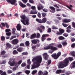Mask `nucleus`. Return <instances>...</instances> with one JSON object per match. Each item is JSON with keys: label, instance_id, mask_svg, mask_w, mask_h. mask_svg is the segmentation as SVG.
I'll return each mask as SVG.
<instances>
[{"label": "nucleus", "instance_id": "obj_1", "mask_svg": "<svg viewBox=\"0 0 75 75\" xmlns=\"http://www.w3.org/2000/svg\"><path fill=\"white\" fill-rule=\"evenodd\" d=\"M33 62V64L32 65V69L38 68L40 66V64L42 62V57L41 56H37L32 59Z\"/></svg>", "mask_w": 75, "mask_h": 75}, {"label": "nucleus", "instance_id": "obj_2", "mask_svg": "<svg viewBox=\"0 0 75 75\" xmlns=\"http://www.w3.org/2000/svg\"><path fill=\"white\" fill-rule=\"evenodd\" d=\"M44 49L45 50H50V49L51 50H49L48 52V53L49 54H52L55 51H57V50H58L57 47L52 45H50L45 47H44Z\"/></svg>", "mask_w": 75, "mask_h": 75}, {"label": "nucleus", "instance_id": "obj_3", "mask_svg": "<svg viewBox=\"0 0 75 75\" xmlns=\"http://www.w3.org/2000/svg\"><path fill=\"white\" fill-rule=\"evenodd\" d=\"M61 55V52H58L57 54L54 53L53 54L51 55V57L53 58L54 59H57Z\"/></svg>", "mask_w": 75, "mask_h": 75}, {"label": "nucleus", "instance_id": "obj_4", "mask_svg": "<svg viewBox=\"0 0 75 75\" xmlns=\"http://www.w3.org/2000/svg\"><path fill=\"white\" fill-rule=\"evenodd\" d=\"M21 21L22 23L25 25H28L30 24L29 23V19H22L21 20Z\"/></svg>", "mask_w": 75, "mask_h": 75}, {"label": "nucleus", "instance_id": "obj_5", "mask_svg": "<svg viewBox=\"0 0 75 75\" xmlns=\"http://www.w3.org/2000/svg\"><path fill=\"white\" fill-rule=\"evenodd\" d=\"M36 20L39 23H45L47 21V19H42V20L40 19H36Z\"/></svg>", "mask_w": 75, "mask_h": 75}, {"label": "nucleus", "instance_id": "obj_6", "mask_svg": "<svg viewBox=\"0 0 75 75\" xmlns=\"http://www.w3.org/2000/svg\"><path fill=\"white\" fill-rule=\"evenodd\" d=\"M8 3H10L11 4H16L17 5V1L16 0H7Z\"/></svg>", "mask_w": 75, "mask_h": 75}, {"label": "nucleus", "instance_id": "obj_7", "mask_svg": "<svg viewBox=\"0 0 75 75\" xmlns=\"http://www.w3.org/2000/svg\"><path fill=\"white\" fill-rule=\"evenodd\" d=\"M11 43L13 45H16L18 43V40L17 39H15L11 41Z\"/></svg>", "mask_w": 75, "mask_h": 75}, {"label": "nucleus", "instance_id": "obj_8", "mask_svg": "<svg viewBox=\"0 0 75 75\" xmlns=\"http://www.w3.org/2000/svg\"><path fill=\"white\" fill-rule=\"evenodd\" d=\"M65 66H68V64H69V60L67 58H66L64 60V61L63 62Z\"/></svg>", "mask_w": 75, "mask_h": 75}, {"label": "nucleus", "instance_id": "obj_9", "mask_svg": "<svg viewBox=\"0 0 75 75\" xmlns=\"http://www.w3.org/2000/svg\"><path fill=\"white\" fill-rule=\"evenodd\" d=\"M31 42L33 44H37V42L38 43L40 42V40L38 39H33L31 40Z\"/></svg>", "mask_w": 75, "mask_h": 75}, {"label": "nucleus", "instance_id": "obj_10", "mask_svg": "<svg viewBox=\"0 0 75 75\" xmlns=\"http://www.w3.org/2000/svg\"><path fill=\"white\" fill-rule=\"evenodd\" d=\"M44 6L41 4H39L37 6V8L38 10H41L43 9V8H44Z\"/></svg>", "mask_w": 75, "mask_h": 75}, {"label": "nucleus", "instance_id": "obj_11", "mask_svg": "<svg viewBox=\"0 0 75 75\" xmlns=\"http://www.w3.org/2000/svg\"><path fill=\"white\" fill-rule=\"evenodd\" d=\"M49 36L48 34H43L42 35V41H44L45 40V37H48Z\"/></svg>", "mask_w": 75, "mask_h": 75}, {"label": "nucleus", "instance_id": "obj_12", "mask_svg": "<svg viewBox=\"0 0 75 75\" xmlns=\"http://www.w3.org/2000/svg\"><path fill=\"white\" fill-rule=\"evenodd\" d=\"M64 66H65V64L63 62H60L59 64V68H64Z\"/></svg>", "mask_w": 75, "mask_h": 75}, {"label": "nucleus", "instance_id": "obj_13", "mask_svg": "<svg viewBox=\"0 0 75 75\" xmlns=\"http://www.w3.org/2000/svg\"><path fill=\"white\" fill-rule=\"evenodd\" d=\"M43 57H44L45 58V60H47L48 57H49V56L48 55L47 53H44L43 55Z\"/></svg>", "mask_w": 75, "mask_h": 75}, {"label": "nucleus", "instance_id": "obj_14", "mask_svg": "<svg viewBox=\"0 0 75 75\" xmlns=\"http://www.w3.org/2000/svg\"><path fill=\"white\" fill-rule=\"evenodd\" d=\"M6 45V48L7 50H8V49H9V48H11V47L12 46L9 43H7Z\"/></svg>", "mask_w": 75, "mask_h": 75}, {"label": "nucleus", "instance_id": "obj_15", "mask_svg": "<svg viewBox=\"0 0 75 75\" xmlns=\"http://www.w3.org/2000/svg\"><path fill=\"white\" fill-rule=\"evenodd\" d=\"M8 64L11 66H14V65L16 66V62H12L11 61H9L8 62Z\"/></svg>", "mask_w": 75, "mask_h": 75}, {"label": "nucleus", "instance_id": "obj_16", "mask_svg": "<svg viewBox=\"0 0 75 75\" xmlns=\"http://www.w3.org/2000/svg\"><path fill=\"white\" fill-rule=\"evenodd\" d=\"M18 3L20 6L21 7H22V8H24V7H26V5L23 4L21 1H19Z\"/></svg>", "mask_w": 75, "mask_h": 75}, {"label": "nucleus", "instance_id": "obj_17", "mask_svg": "<svg viewBox=\"0 0 75 75\" xmlns=\"http://www.w3.org/2000/svg\"><path fill=\"white\" fill-rule=\"evenodd\" d=\"M22 60H21L19 61L18 62L16 63V67H18L20 65H21V63H22Z\"/></svg>", "mask_w": 75, "mask_h": 75}, {"label": "nucleus", "instance_id": "obj_18", "mask_svg": "<svg viewBox=\"0 0 75 75\" xmlns=\"http://www.w3.org/2000/svg\"><path fill=\"white\" fill-rule=\"evenodd\" d=\"M50 8L51 10V13H55V8L53 6H50Z\"/></svg>", "mask_w": 75, "mask_h": 75}, {"label": "nucleus", "instance_id": "obj_19", "mask_svg": "<svg viewBox=\"0 0 75 75\" xmlns=\"http://www.w3.org/2000/svg\"><path fill=\"white\" fill-rule=\"evenodd\" d=\"M21 27V25H20V24H18L17 25L16 28L18 31H20Z\"/></svg>", "mask_w": 75, "mask_h": 75}, {"label": "nucleus", "instance_id": "obj_20", "mask_svg": "<svg viewBox=\"0 0 75 75\" xmlns=\"http://www.w3.org/2000/svg\"><path fill=\"white\" fill-rule=\"evenodd\" d=\"M23 48L22 47H18L17 49V50L18 52H21L23 51Z\"/></svg>", "mask_w": 75, "mask_h": 75}, {"label": "nucleus", "instance_id": "obj_21", "mask_svg": "<svg viewBox=\"0 0 75 75\" xmlns=\"http://www.w3.org/2000/svg\"><path fill=\"white\" fill-rule=\"evenodd\" d=\"M59 32H60L61 34H62L64 32H65V30L63 29H61V28H59Z\"/></svg>", "mask_w": 75, "mask_h": 75}, {"label": "nucleus", "instance_id": "obj_22", "mask_svg": "<svg viewBox=\"0 0 75 75\" xmlns=\"http://www.w3.org/2000/svg\"><path fill=\"white\" fill-rule=\"evenodd\" d=\"M35 37H36V34L35 33H34L31 35L30 38V39H33V38H34Z\"/></svg>", "mask_w": 75, "mask_h": 75}, {"label": "nucleus", "instance_id": "obj_23", "mask_svg": "<svg viewBox=\"0 0 75 75\" xmlns=\"http://www.w3.org/2000/svg\"><path fill=\"white\" fill-rule=\"evenodd\" d=\"M25 44L26 47H29L30 44V42H29V41H26L25 42Z\"/></svg>", "mask_w": 75, "mask_h": 75}, {"label": "nucleus", "instance_id": "obj_24", "mask_svg": "<svg viewBox=\"0 0 75 75\" xmlns=\"http://www.w3.org/2000/svg\"><path fill=\"white\" fill-rule=\"evenodd\" d=\"M71 67L73 68H75V61L73 62L72 63H71Z\"/></svg>", "mask_w": 75, "mask_h": 75}, {"label": "nucleus", "instance_id": "obj_25", "mask_svg": "<svg viewBox=\"0 0 75 75\" xmlns=\"http://www.w3.org/2000/svg\"><path fill=\"white\" fill-rule=\"evenodd\" d=\"M71 21V20L70 19H64V23H69Z\"/></svg>", "mask_w": 75, "mask_h": 75}, {"label": "nucleus", "instance_id": "obj_26", "mask_svg": "<svg viewBox=\"0 0 75 75\" xmlns=\"http://www.w3.org/2000/svg\"><path fill=\"white\" fill-rule=\"evenodd\" d=\"M13 54H14V55H16L18 54V52L17 51H16V50H13Z\"/></svg>", "mask_w": 75, "mask_h": 75}, {"label": "nucleus", "instance_id": "obj_27", "mask_svg": "<svg viewBox=\"0 0 75 75\" xmlns=\"http://www.w3.org/2000/svg\"><path fill=\"white\" fill-rule=\"evenodd\" d=\"M62 72L61 70H57L56 72V74H59Z\"/></svg>", "mask_w": 75, "mask_h": 75}, {"label": "nucleus", "instance_id": "obj_28", "mask_svg": "<svg viewBox=\"0 0 75 75\" xmlns=\"http://www.w3.org/2000/svg\"><path fill=\"white\" fill-rule=\"evenodd\" d=\"M58 39H59V40H62L65 39V38L64 37L62 36H60L58 37Z\"/></svg>", "mask_w": 75, "mask_h": 75}, {"label": "nucleus", "instance_id": "obj_29", "mask_svg": "<svg viewBox=\"0 0 75 75\" xmlns=\"http://www.w3.org/2000/svg\"><path fill=\"white\" fill-rule=\"evenodd\" d=\"M6 52L5 50H3L1 52V55H5Z\"/></svg>", "mask_w": 75, "mask_h": 75}, {"label": "nucleus", "instance_id": "obj_30", "mask_svg": "<svg viewBox=\"0 0 75 75\" xmlns=\"http://www.w3.org/2000/svg\"><path fill=\"white\" fill-rule=\"evenodd\" d=\"M68 60H69V61L71 62V61H73V57H69L68 58H67Z\"/></svg>", "mask_w": 75, "mask_h": 75}, {"label": "nucleus", "instance_id": "obj_31", "mask_svg": "<svg viewBox=\"0 0 75 75\" xmlns=\"http://www.w3.org/2000/svg\"><path fill=\"white\" fill-rule=\"evenodd\" d=\"M20 17L22 19H25L26 17L25 15H22L20 16Z\"/></svg>", "mask_w": 75, "mask_h": 75}, {"label": "nucleus", "instance_id": "obj_32", "mask_svg": "<svg viewBox=\"0 0 75 75\" xmlns=\"http://www.w3.org/2000/svg\"><path fill=\"white\" fill-rule=\"evenodd\" d=\"M21 66L22 67H24L26 66V63L24 62H23L22 63Z\"/></svg>", "mask_w": 75, "mask_h": 75}, {"label": "nucleus", "instance_id": "obj_33", "mask_svg": "<svg viewBox=\"0 0 75 75\" xmlns=\"http://www.w3.org/2000/svg\"><path fill=\"white\" fill-rule=\"evenodd\" d=\"M38 74L40 75H43V72H42L41 70H40L38 72Z\"/></svg>", "mask_w": 75, "mask_h": 75}, {"label": "nucleus", "instance_id": "obj_34", "mask_svg": "<svg viewBox=\"0 0 75 75\" xmlns=\"http://www.w3.org/2000/svg\"><path fill=\"white\" fill-rule=\"evenodd\" d=\"M52 28L53 30H57V29H58L57 27H55L54 26H52Z\"/></svg>", "mask_w": 75, "mask_h": 75}, {"label": "nucleus", "instance_id": "obj_35", "mask_svg": "<svg viewBox=\"0 0 75 75\" xmlns=\"http://www.w3.org/2000/svg\"><path fill=\"white\" fill-rule=\"evenodd\" d=\"M51 63V60L50 59L48 60L47 61V66H48Z\"/></svg>", "mask_w": 75, "mask_h": 75}, {"label": "nucleus", "instance_id": "obj_36", "mask_svg": "<svg viewBox=\"0 0 75 75\" xmlns=\"http://www.w3.org/2000/svg\"><path fill=\"white\" fill-rule=\"evenodd\" d=\"M25 72L27 75H29L30 72V71L29 70H26L25 71Z\"/></svg>", "mask_w": 75, "mask_h": 75}, {"label": "nucleus", "instance_id": "obj_37", "mask_svg": "<svg viewBox=\"0 0 75 75\" xmlns=\"http://www.w3.org/2000/svg\"><path fill=\"white\" fill-rule=\"evenodd\" d=\"M62 44L63 45V46H65L67 45V43L66 42H63L62 43Z\"/></svg>", "mask_w": 75, "mask_h": 75}, {"label": "nucleus", "instance_id": "obj_38", "mask_svg": "<svg viewBox=\"0 0 75 75\" xmlns=\"http://www.w3.org/2000/svg\"><path fill=\"white\" fill-rule=\"evenodd\" d=\"M71 54V55H72V57H74L75 55V52L74 51H73L71 52H70Z\"/></svg>", "mask_w": 75, "mask_h": 75}, {"label": "nucleus", "instance_id": "obj_39", "mask_svg": "<svg viewBox=\"0 0 75 75\" xmlns=\"http://www.w3.org/2000/svg\"><path fill=\"white\" fill-rule=\"evenodd\" d=\"M48 75V71H45L44 73L43 72V75Z\"/></svg>", "mask_w": 75, "mask_h": 75}, {"label": "nucleus", "instance_id": "obj_40", "mask_svg": "<svg viewBox=\"0 0 75 75\" xmlns=\"http://www.w3.org/2000/svg\"><path fill=\"white\" fill-rule=\"evenodd\" d=\"M40 34L39 33H37L36 36V38H40Z\"/></svg>", "mask_w": 75, "mask_h": 75}, {"label": "nucleus", "instance_id": "obj_41", "mask_svg": "<svg viewBox=\"0 0 75 75\" xmlns=\"http://www.w3.org/2000/svg\"><path fill=\"white\" fill-rule=\"evenodd\" d=\"M1 41H4L5 40V37L3 36H2L1 37Z\"/></svg>", "mask_w": 75, "mask_h": 75}, {"label": "nucleus", "instance_id": "obj_42", "mask_svg": "<svg viewBox=\"0 0 75 75\" xmlns=\"http://www.w3.org/2000/svg\"><path fill=\"white\" fill-rule=\"evenodd\" d=\"M6 62V60H3L2 62H1L0 64H5Z\"/></svg>", "mask_w": 75, "mask_h": 75}, {"label": "nucleus", "instance_id": "obj_43", "mask_svg": "<svg viewBox=\"0 0 75 75\" xmlns=\"http://www.w3.org/2000/svg\"><path fill=\"white\" fill-rule=\"evenodd\" d=\"M13 72V71L10 70H8L7 71L8 74H11Z\"/></svg>", "mask_w": 75, "mask_h": 75}, {"label": "nucleus", "instance_id": "obj_44", "mask_svg": "<svg viewBox=\"0 0 75 75\" xmlns=\"http://www.w3.org/2000/svg\"><path fill=\"white\" fill-rule=\"evenodd\" d=\"M27 63L28 64V65H30V64H31V62L30 61V59H29L28 60H27Z\"/></svg>", "mask_w": 75, "mask_h": 75}, {"label": "nucleus", "instance_id": "obj_45", "mask_svg": "<svg viewBox=\"0 0 75 75\" xmlns=\"http://www.w3.org/2000/svg\"><path fill=\"white\" fill-rule=\"evenodd\" d=\"M31 8L32 10H36V8L35 6H32L31 7Z\"/></svg>", "mask_w": 75, "mask_h": 75}, {"label": "nucleus", "instance_id": "obj_46", "mask_svg": "<svg viewBox=\"0 0 75 75\" xmlns=\"http://www.w3.org/2000/svg\"><path fill=\"white\" fill-rule=\"evenodd\" d=\"M12 33L13 34H15V31H16V29L13 28L12 29Z\"/></svg>", "mask_w": 75, "mask_h": 75}, {"label": "nucleus", "instance_id": "obj_47", "mask_svg": "<svg viewBox=\"0 0 75 75\" xmlns=\"http://www.w3.org/2000/svg\"><path fill=\"white\" fill-rule=\"evenodd\" d=\"M37 72V70H33L32 71V74H36Z\"/></svg>", "mask_w": 75, "mask_h": 75}, {"label": "nucleus", "instance_id": "obj_48", "mask_svg": "<svg viewBox=\"0 0 75 75\" xmlns=\"http://www.w3.org/2000/svg\"><path fill=\"white\" fill-rule=\"evenodd\" d=\"M27 54H28V53L27 52H23L22 53V55H25Z\"/></svg>", "mask_w": 75, "mask_h": 75}, {"label": "nucleus", "instance_id": "obj_49", "mask_svg": "<svg viewBox=\"0 0 75 75\" xmlns=\"http://www.w3.org/2000/svg\"><path fill=\"white\" fill-rule=\"evenodd\" d=\"M5 24L6 26V28H9V25H8L7 23H5Z\"/></svg>", "mask_w": 75, "mask_h": 75}, {"label": "nucleus", "instance_id": "obj_50", "mask_svg": "<svg viewBox=\"0 0 75 75\" xmlns=\"http://www.w3.org/2000/svg\"><path fill=\"white\" fill-rule=\"evenodd\" d=\"M38 17L41 18V13L40 12H38Z\"/></svg>", "mask_w": 75, "mask_h": 75}, {"label": "nucleus", "instance_id": "obj_51", "mask_svg": "<svg viewBox=\"0 0 75 75\" xmlns=\"http://www.w3.org/2000/svg\"><path fill=\"white\" fill-rule=\"evenodd\" d=\"M38 29L41 33H42V30L41 29H40V28H38Z\"/></svg>", "mask_w": 75, "mask_h": 75}, {"label": "nucleus", "instance_id": "obj_52", "mask_svg": "<svg viewBox=\"0 0 75 75\" xmlns=\"http://www.w3.org/2000/svg\"><path fill=\"white\" fill-rule=\"evenodd\" d=\"M63 35H64V36L66 37H68V34L67 33H64L63 34Z\"/></svg>", "mask_w": 75, "mask_h": 75}, {"label": "nucleus", "instance_id": "obj_53", "mask_svg": "<svg viewBox=\"0 0 75 75\" xmlns=\"http://www.w3.org/2000/svg\"><path fill=\"white\" fill-rule=\"evenodd\" d=\"M51 29L50 28H49L48 29L47 33H51Z\"/></svg>", "mask_w": 75, "mask_h": 75}, {"label": "nucleus", "instance_id": "obj_54", "mask_svg": "<svg viewBox=\"0 0 75 75\" xmlns=\"http://www.w3.org/2000/svg\"><path fill=\"white\" fill-rule=\"evenodd\" d=\"M71 42H74L75 41V39L74 38H71Z\"/></svg>", "mask_w": 75, "mask_h": 75}, {"label": "nucleus", "instance_id": "obj_55", "mask_svg": "<svg viewBox=\"0 0 75 75\" xmlns=\"http://www.w3.org/2000/svg\"><path fill=\"white\" fill-rule=\"evenodd\" d=\"M42 14L43 17H44L47 15V14L45 13H42Z\"/></svg>", "mask_w": 75, "mask_h": 75}, {"label": "nucleus", "instance_id": "obj_56", "mask_svg": "<svg viewBox=\"0 0 75 75\" xmlns=\"http://www.w3.org/2000/svg\"><path fill=\"white\" fill-rule=\"evenodd\" d=\"M11 32H9L8 33H6V35H7L8 36H10L11 35Z\"/></svg>", "mask_w": 75, "mask_h": 75}, {"label": "nucleus", "instance_id": "obj_57", "mask_svg": "<svg viewBox=\"0 0 75 75\" xmlns=\"http://www.w3.org/2000/svg\"><path fill=\"white\" fill-rule=\"evenodd\" d=\"M62 25L64 27H68V25L67 24H65L64 23H62Z\"/></svg>", "mask_w": 75, "mask_h": 75}, {"label": "nucleus", "instance_id": "obj_58", "mask_svg": "<svg viewBox=\"0 0 75 75\" xmlns=\"http://www.w3.org/2000/svg\"><path fill=\"white\" fill-rule=\"evenodd\" d=\"M7 55L5 54L4 55H3L2 56V57L3 58H7Z\"/></svg>", "mask_w": 75, "mask_h": 75}, {"label": "nucleus", "instance_id": "obj_59", "mask_svg": "<svg viewBox=\"0 0 75 75\" xmlns=\"http://www.w3.org/2000/svg\"><path fill=\"white\" fill-rule=\"evenodd\" d=\"M34 14H37V13H38V11L36 10V9L35 10V11H34Z\"/></svg>", "mask_w": 75, "mask_h": 75}, {"label": "nucleus", "instance_id": "obj_60", "mask_svg": "<svg viewBox=\"0 0 75 75\" xmlns=\"http://www.w3.org/2000/svg\"><path fill=\"white\" fill-rule=\"evenodd\" d=\"M57 47L58 48H62V45L61 44H59L58 45Z\"/></svg>", "mask_w": 75, "mask_h": 75}, {"label": "nucleus", "instance_id": "obj_61", "mask_svg": "<svg viewBox=\"0 0 75 75\" xmlns=\"http://www.w3.org/2000/svg\"><path fill=\"white\" fill-rule=\"evenodd\" d=\"M75 44H74V43H73L71 45V47L72 48H75Z\"/></svg>", "mask_w": 75, "mask_h": 75}, {"label": "nucleus", "instance_id": "obj_62", "mask_svg": "<svg viewBox=\"0 0 75 75\" xmlns=\"http://www.w3.org/2000/svg\"><path fill=\"white\" fill-rule=\"evenodd\" d=\"M43 11H45V12H47L48 11V10L47 9H43L42 10Z\"/></svg>", "mask_w": 75, "mask_h": 75}, {"label": "nucleus", "instance_id": "obj_63", "mask_svg": "<svg viewBox=\"0 0 75 75\" xmlns=\"http://www.w3.org/2000/svg\"><path fill=\"white\" fill-rule=\"evenodd\" d=\"M29 1L30 3H34L33 0H29Z\"/></svg>", "mask_w": 75, "mask_h": 75}, {"label": "nucleus", "instance_id": "obj_64", "mask_svg": "<svg viewBox=\"0 0 75 75\" xmlns=\"http://www.w3.org/2000/svg\"><path fill=\"white\" fill-rule=\"evenodd\" d=\"M9 31H10V29H7L6 30V32H9Z\"/></svg>", "mask_w": 75, "mask_h": 75}]
</instances>
